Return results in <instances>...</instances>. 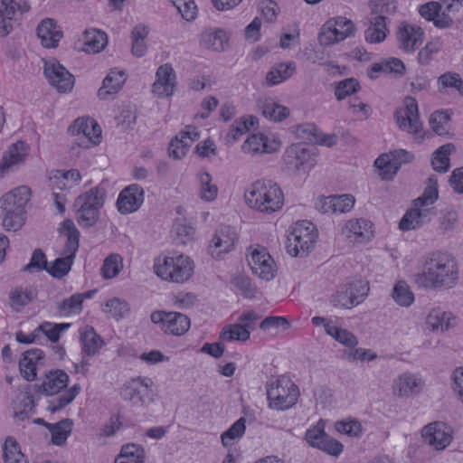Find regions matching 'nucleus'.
<instances>
[{
	"instance_id": "1",
	"label": "nucleus",
	"mask_w": 463,
	"mask_h": 463,
	"mask_svg": "<svg viewBox=\"0 0 463 463\" xmlns=\"http://www.w3.org/2000/svg\"><path fill=\"white\" fill-rule=\"evenodd\" d=\"M458 279L456 259L447 251L429 253L422 264V270L414 275L415 284L425 289L452 288Z\"/></svg>"
},
{
	"instance_id": "2",
	"label": "nucleus",
	"mask_w": 463,
	"mask_h": 463,
	"mask_svg": "<svg viewBox=\"0 0 463 463\" xmlns=\"http://www.w3.org/2000/svg\"><path fill=\"white\" fill-rule=\"evenodd\" d=\"M244 197L250 208L267 214L280 210L284 204L281 188L271 180H257L246 189Z\"/></svg>"
},
{
	"instance_id": "3",
	"label": "nucleus",
	"mask_w": 463,
	"mask_h": 463,
	"mask_svg": "<svg viewBox=\"0 0 463 463\" xmlns=\"http://www.w3.org/2000/svg\"><path fill=\"white\" fill-rule=\"evenodd\" d=\"M106 197V189L102 185H98L75 199L73 203L75 218L80 227L90 228L97 223Z\"/></svg>"
},
{
	"instance_id": "4",
	"label": "nucleus",
	"mask_w": 463,
	"mask_h": 463,
	"mask_svg": "<svg viewBox=\"0 0 463 463\" xmlns=\"http://www.w3.org/2000/svg\"><path fill=\"white\" fill-rule=\"evenodd\" d=\"M154 270L159 278L165 281L184 283L194 273V261L183 254L165 256L155 260Z\"/></svg>"
},
{
	"instance_id": "5",
	"label": "nucleus",
	"mask_w": 463,
	"mask_h": 463,
	"mask_svg": "<svg viewBox=\"0 0 463 463\" xmlns=\"http://www.w3.org/2000/svg\"><path fill=\"white\" fill-rule=\"evenodd\" d=\"M314 225L307 221L297 222L288 236L287 252L292 257L303 258L313 250L317 241Z\"/></svg>"
},
{
	"instance_id": "6",
	"label": "nucleus",
	"mask_w": 463,
	"mask_h": 463,
	"mask_svg": "<svg viewBox=\"0 0 463 463\" xmlns=\"http://www.w3.org/2000/svg\"><path fill=\"white\" fill-rule=\"evenodd\" d=\"M298 387L288 378L279 377L267 389L269 407L278 411L288 410L298 401Z\"/></svg>"
},
{
	"instance_id": "7",
	"label": "nucleus",
	"mask_w": 463,
	"mask_h": 463,
	"mask_svg": "<svg viewBox=\"0 0 463 463\" xmlns=\"http://www.w3.org/2000/svg\"><path fill=\"white\" fill-rule=\"evenodd\" d=\"M153 384L151 378L138 376L124 383L120 395L135 406H148L155 401Z\"/></svg>"
},
{
	"instance_id": "8",
	"label": "nucleus",
	"mask_w": 463,
	"mask_h": 463,
	"mask_svg": "<svg viewBox=\"0 0 463 463\" xmlns=\"http://www.w3.org/2000/svg\"><path fill=\"white\" fill-rule=\"evenodd\" d=\"M354 29V23L346 17L332 18L324 24L318 34V42L324 46L332 45L353 35Z\"/></svg>"
},
{
	"instance_id": "9",
	"label": "nucleus",
	"mask_w": 463,
	"mask_h": 463,
	"mask_svg": "<svg viewBox=\"0 0 463 463\" xmlns=\"http://www.w3.org/2000/svg\"><path fill=\"white\" fill-rule=\"evenodd\" d=\"M154 324L159 325L162 331L173 335H182L190 328V319L179 312L156 310L150 316Z\"/></svg>"
},
{
	"instance_id": "10",
	"label": "nucleus",
	"mask_w": 463,
	"mask_h": 463,
	"mask_svg": "<svg viewBox=\"0 0 463 463\" xmlns=\"http://www.w3.org/2000/svg\"><path fill=\"white\" fill-rule=\"evenodd\" d=\"M414 159L412 153L405 149H396L381 155L374 162V165L381 171L383 179H392L399 171L402 164L410 163Z\"/></svg>"
},
{
	"instance_id": "11",
	"label": "nucleus",
	"mask_w": 463,
	"mask_h": 463,
	"mask_svg": "<svg viewBox=\"0 0 463 463\" xmlns=\"http://www.w3.org/2000/svg\"><path fill=\"white\" fill-rule=\"evenodd\" d=\"M394 118L398 127L403 131L417 134L421 129L422 123L419 117L418 103L412 97L404 99V107L395 111Z\"/></svg>"
},
{
	"instance_id": "12",
	"label": "nucleus",
	"mask_w": 463,
	"mask_h": 463,
	"mask_svg": "<svg viewBox=\"0 0 463 463\" xmlns=\"http://www.w3.org/2000/svg\"><path fill=\"white\" fill-rule=\"evenodd\" d=\"M283 164L289 171H306L315 165L309 149L301 143L288 146L283 155Z\"/></svg>"
},
{
	"instance_id": "13",
	"label": "nucleus",
	"mask_w": 463,
	"mask_h": 463,
	"mask_svg": "<svg viewBox=\"0 0 463 463\" xmlns=\"http://www.w3.org/2000/svg\"><path fill=\"white\" fill-rule=\"evenodd\" d=\"M44 75L60 92H68L73 88V75L54 59L44 61Z\"/></svg>"
},
{
	"instance_id": "14",
	"label": "nucleus",
	"mask_w": 463,
	"mask_h": 463,
	"mask_svg": "<svg viewBox=\"0 0 463 463\" xmlns=\"http://www.w3.org/2000/svg\"><path fill=\"white\" fill-rule=\"evenodd\" d=\"M248 261L252 272L261 279L269 281L275 277V261L265 248L255 249Z\"/></svg>"
},
{
	"instance_id": "15",
	"label": "nucleus",
	"mask_w": 463,
	"mask_h": 463,
	"mask_svg": "<svg viewBox=\"0 0 463 463\" xmlns=\"http://www.w3.org/2000/svg\"><path fill=\"white\" fill-rule=\"evenodd\" d=\"M145 200L143 188L137 184L125 187L118 194L117 200L118 211L122 214H128L137 212Z\"/></svg>"
},
{
	"instance_id": "16",
	"label": "nucleus",
	"mask_w": 463,
	"mask_h": 463,
	"mask_svg": "<svg viewBox=\"0 0 463 463\" xmlns=\"http://www.w3.org/2000/svg\"><path fill=\"white\" fill-rule=\"evenodd\" d=\"M422 438L434 449H444L452 439L451 430L445 423L435 421L423 428Z\"/></svg>"
},
{
	"instance_id": "17",
	"label": "nucleus",
	"mask_w": 463,
	"mask_h": 463,
	"mask_svg": "<svg viewBox=\"0 0 463 463\" xmlns=\"http://www.w3.org/2000/svg\"><path fill=\"white\" fill-rule=\"evenodd\" d=\"M29 200L30 188L21 185L6 193L0 199V208L4 213H25L24 208Z\"/></svg>"
},
{
	"instance_id": "18",
	"label": "nucleus",
	"mask_w": 463,
	"mask_h": 463,
	"mask_svg": "<svg viewBox=\"0 0 463 463\" xmlns=\"http://www.w3.org/2000/svg\"><path fill=\"white\" fill-rule=\"evenodd\" d=\"M237 239L236 232L231 226H223L218 229L208 247L213 258H220L222 254L232 250Z\"/></svg>"
},
{
	"instance_id": "19",
	"label": "nucleus",
	"mask_w": 463,
	"mask_h": 463,
	"mask_svg": "<svg viewBox=\"0 0 463 463\" xmlns=\"http://www.w3.org/2000/svg\"><path fill=\"white\" fill-rule=\"evenodd\" d=\"M30 10L26 3L18 4L14 0L0 1V36L9 34L13 30V21L17 13L23 14Z\"/></svg>"
},
{
	"instance_id": "20",
	"label": "nucleus",
	"mask_w": 463,
	"mask_h": 463,
	"mask_svg": "<svg viewBox=\"0 0 463 463\" xmlns=\"http://www.w3.org/2000/svg\"><path fill=\"white\" fill-rule=\"evenodd\" d=\"M424 33L420 26L402 22L398 28L399 47L406 52H412L423 42Z\"/></svg>"
},
{
	"instance_id": "21",
	"label": "nucleus",
	"mask_w": 463,
	"mask_h": 463,
	"mask_svg": "<svg viewBox=\"0 0 463 463\" xmlns=\"http://www.w3.org/2000/svg\"><path fill=\"white\" fill-rule=\"evenodd\" d=\"M175 72L170 63L159 66L156 72L153 92L158 97L172 96L175 88Z\"/></svg>"
},
{
	"instance_id": "22",
	"label": "nucleus",
	"mask_w": 463,
	"mask_h": 463,
	"mask_svg": "<svg viewBox=\"0 0 463 463\" xmlns=\"http://www.w3.org/2000/svg\"><path fill=\"white\" fill-rule=\"evenodd\" d=\"M44 352L40 348H32L24 353L19 362L22 376L29 382L36 379L39 365L43 364Z\"/></svg>"
},
{
	"instance_id": "23",
	"label": "nucleus",
	"mask_w": 463,
	"mask_h": 463,
	"mask_svg": "<svg viewBox=\"0 0 463 463\" xmlns=\"http://www.w3.org/2000/svg\"><path fill=\"white\" fill-rule=\"evenodd\" d=\"M199 138V133L194 127H186L173 139L168 147L169 156L180 159L186 155L191 144Z\"/></svg>"
},
{
	"instance_id": "24",
	"label": "nucleus",
	"mask_w": 463,
	"mask_h": 463,
	"mask_svg": "<svg viewBox=\"0 0 463 463\" xmlns=\"http://www.w3.org/2000/svg\"><path fill=\"white\" fill-rule=\"evenodd\" d=\"M27 150L28 146L24 141H18L9 146L0 163V177H3L14 166L23 163L27 156Z\"/></svg>"
},
{
	"instance_id": "25",
	"label": "nucleus",
	"mask_w": 463,
	"mask_h": 463,
	"mask_svg": "<svg viewBox=\"0 0 463 463\" xmlns=\"http://www.w3.org/2000/svg\"><path fill=\"white\" fill-rule=\"evenodd\" d=\"M423 381L418 374L406 372L401 374L393 384L394 393L399 397H409L420 392Z\"/></svg>"
},
{
	"instance_id": "26",
	"label": "nucleus",
	"mask_w": 463,
	"mask_h": 463,
	"mask_svg": "<svg viewBox=\"0 0 463 463\" xmlns=\"http://www.w3.org/2000/svg\"><path fill=\"white\" fill-rule=\"evenodd\" d=\"M69 379V375L63 370H51L45 373L43 383L40 385H35V387L43 393L52 396L67 387Z\"/></svg>"
},
{
	"instance_id": "27",
	"label": "nucleus",
	"mask_w": 463,
	"mask_h": 463,
	"mask_svg": "<svg viewBox=\"0 0 463 463\" xmlns=\"http://www.w3.org/2000/svg\"><path fill=\"white\" fill-rule=\"evenodd\" d=\"M420 14L427 21L433 22L437 28H449L453 24V19L448 14H441V5L439 2H429L419 8Z\"/></svg>"
},
{
	"instance_id": "28",
	"label": "nucleus",
	"mask_w": 463,
	"mask_h": 463,
	"mask_svg": "<svg viewBox=\"0 0 463 463\" xmlns=\"http://www.w3.org/2000/svg\"><path fill=\"white\" fill-rule=\"evenodd\" d=\"M69 130L73 135L87 137L92 145H99L101 141V128L94 119L77 118Z\"/></svg>"
},
{
	"instance_id": "29",
	"label": "nucleus",
	"mask_w": 463,
	"mask_h": 463,
	"mask_svg": "<svg viewBox=\"0 0 463 463\" xmlns=\"http://www.w3.org/2000/svg\"><path fill=\"white\" fill-rule=\"evenodd\" d=\"M127 80L123 70L112 69L104 78L102 86L99 89L98 96L100 99H108L109 96L118 93Z\"/></svg>"
},
{
	"instance_id": "30",
	"label": "nucleus",
	"mask_w": 463,
	"mask_h": 463,
	"mask_svg": "<svg viewBox=\"0 0 463 463\" xmlns=\"http://www.w3.org/2000/svg\"><path fill=\"white\" fill-rule=\"evenodd\" d=\"M433 213L430 208L416 207L407 211L399 223L402 231H411L420 228L423 223L430 220Z\"/></svg>"
},
{
	"instance_id": "31",
	"label": "nucleus",
	"mask_w": 463,
	"mask_h": 463,
	"mask_svg": "<svg viewBox=\"0 0 463 463\" xmlns=\"http://www.w3.org/2000/svg\"><path fill=\"white\" fill-rule=\"evenodd\" d=\"M37 36L43 46L55 48L62 37V33L58 29L53 19L45 18L37 26Z\"/></svg>"
},
{
	"instance_id": "32",
	"label": "nucleus",
	"mask_w": 463,
	"mask_h": 463,
	"mask_svg": "<svg viewBox=\"0 0 463 463\" xmlns=\"http://www.w3.org/2000/svg\"><path fill=\"white\" fill-rule=\"evenodd\" d=\"M229 36L227 33L220 28H209L201 34V44L215 52H222L228 45Z\"/></svg>"
},
{
	"instance_id": "33",
	"label": "nucleus",
	"mask_w": 463,
	"mask_h": 463,
	"mask_svg": "<svg viewBox=\"0 0 463 463\" xmlns=\"http://www.w3.org/2000/svg\"><path fill=\"white\" fill-rule=\"evenodd\" d=\"M277 149L278 144L260 133L250 135L242 145V150L249 154L272 153Z\"/></svg>"
},
{
	"instance_id": "34",
	"label": "nucleus",
	"mask_w": 463,
	"mask_h": 463,
	"mask_svg": "<svg viewBox=\"0 0 463 463\" xmlns=\"http://www.w3.org/2000/svg\"><path fill=\"white\" fill-rule=\"evenodd\" d=\"M297 66L294 61L275 63L266 75L269 86H275L288 80L296 72Z\"/></svg>"
},
{
	"instance_id": "35",
	"label": "nucleus",
	"mask_w": 463,
	"mask_h": 463,
	"mask_svg": "<svg viewBox=\"0 0 463 463\" xmlns=\"http://www.w3.org/2000/svg\"><path fill=\"white\" fill-rule=\"evenodd\" d=\"M388 33L386 16L375 15L372 17L369 27L364 31V39L368 43H380L385 40Z\"/></svg>"
},
{
	"instance_id": "36",
	"label": "nucleus",
	"mask_w": 463,
	"mask_h": 463,
	"mask_svg": "<svg viewBox=\"0 0 463 463\" xmlns=\"http://www.w3.org/2000/svg\"><path fill=\"white\" fill-rule=\"evenodd\" d=\"M347 237L354 236L359 241H368L373 236V223L365 219L349 220L345 226Z\"/></svg>"
},
{
	"instance_id": "37",
	"label": "nucleus",
	"mask_w": 463,
	"mask_h": 463,
	"mask_svg": "<svg viewBox=\"0 0 463 463\" xmlns=\"http://www.w3.org/2000/svg\"><path fill=\"white\" fill-rule=\"evenodd\" d=\"M404 71V63L400 59L392 57L373 63L367 74L370 79H376L379 72L402 74Z\"/></svg>"
},
{
	"instance_id": "38",
	"label": "nucleus",
	"mask_w": 463,
	"mask_h": 463,
	"mask_svg": "<svg viewBox=\"0 0 463 463\" xmlns=\"http://www.w3.org/2000/svg\"><path fill=\"white\" fill-rule=\"evenodd\" d=\"M73 421L64 419L56 423H46V428L52 434V441L56 446H62L71 433Z\"/></svg>"
},
{
	"instance_id": "39",
	"label": "nucleus",
	"mask_w": 463,
	"mask_h": 463,
	"mask_svg": "<svg viewBox=\"0 0 463 463\" xmlns=\"http://www.w3.org/2000/svg\"><path fill=\"white\" fill-rule=\"evenodd\" d=\"M82 353L87 356L95 355L104 345V341L99 335L92 326H87L80 335Z\"/></svg>"
},
{
	"instance_id": "40",
	"label": "nucleus",
	"mask_w": 463,
	"mask_h": 463,
	"mask_svg": "<svg viewBox=\"0 0 463 463\" xmlns=\"http://www.w3.org/2000/svg\"><path fill=\"white\" fill-rule=\"evenodd\" d=\"M62 227L65 231L67 241L63 249V254L72 256L75 260L76 253L80 246V232L76 228L71 220H65L62 222Z\"/></svg>"
},
{
	"instance_id": "41",
	"label": "nucleus",
	"mask_w": 463,
	"mask_h": 463,
	"mask_svg": "<svg viewBox=\"0 0 463 463\" xmlns=\"http://www.w3.org/2000/svg\"><path fill=\"white\" fill-rule=\"evenodd\" d=\"M231 285L236 293L241 294L245 298H255L258 294V288L248 276L241 274L232 276Z\"/></svg>"
},
{
	"instance_id": "42",
	"label": "nucleus",
	"mask_w": 463,
	"mask_h": 463,
	"mask_svg": "<svg viewBox=\"0 0 463 463\" xmlns=\"http://www.w3.org/2000/svg\"><path fill=\"white\" fill-rule=\"evenodd\" d=\"M149 33L147 26L143 24L136 25L131 32L132 47L131 52L136 57H143L147 50L146 39Z\"/></svg>"
},
{
	"instance_id": "43",
	"label": "nucleus",
	"mask_w": 463,
	"mask_h": 463,
	"mask_svg": "<svg viewBox=\"0 0 463 463\" xmlns=\"http://www.w3.org/2000/svg\"><path fill=\"white\" fill-rule=\"evenodd\" d=\"M263 117L270 121L281 122L289 116V109L272 100H265L260 107Z\"/></svg>"
},
{
	"instance_id": "44",
	"label": "nucleus",
	"mask_w": 463,
	"mask_h": 463,
	"mask_svg": "<svg viewBox=\"0 0 463 463\" xmlns=\"http://www.w3.org/2000/svg\"><path fill=\"white\" fill-rule=\"evenodd\" d=\"M438 197V179L436 175H432L428 178L427 185L422 194L413 201V205L428 208L429 205L433 204L437 201Z\"/></svg>"
},
{
	"instance_id": "45",
	"label": "nucleus",
	"mask_w": 463,
	"mask_h": 463,
	"mask_svg": "<svg viewBox=\"0 0 463 463\" xmlns=\"http://www.w3.org/2000/svg\"><path fill=\"white\" fill-rule=\"evenodd\" d=\"M142 447L130 443L123 445L114 463H145Z\"/></svg>"
},
{
	"instance_id": "46",
	"label": "nucleus",
	"mask_w": 463,
	"mask_h": 463,
	"mask_svg": "<svg viewBox=\"0 0 463 463\" xmlns=\"http://www.w3.org/2000/svg\"><path fill=\"white\" fill-rule=\"evenodd\" d=\"M455 146L451 143L439 146L432 155L431 165L435 171L446 173L449 169V156L454 151Z\"/></svg>"
},
{
	"instance_id": "47",
	"label": "nucleus",
	"mask_w": 463,
	"mask_h": 463,
	"mask_svg": "<svg viewBox=\"0 0 463 463\" xmlns=\"http://www.w3.org/2000/svg\"><path fill=\"white\" fill-rule=\"evenodd\" d=\"M326 334L346 347L354 348L358 345L356 336L351 331L339 327L335 322L326 325Z\"/></svg>"
},
{
	"instance_id": "48",
	"label": "nucleus",
	"mask_w": 463,
	"mask_h": 463,
	"mask_svg": "<svg viewBox=\"0 0 463 463\" xmlns=\"http://www.w3.org/2000/svg\"><path fill=\"white\" fill-rule=\"evenodd\" d=\"M4 463H28L24 455L21 452L18 442L8 437L3 444Z\"/></svg>"
},
{
	"instance_id": "49",
	"label": "nucleus",
	"mask_w": 463,
	"mask_h": 463,
	"mask_svg": "<svg viewBox=\"0 0 463 463\" xmlns=\"http://www.w3.org/2000/svg\"><path fill=\"white\" fill-rule=\"evenodd\" d=\"M392 296L396 304L406 307L411 306L415 299L409 285L403 280H400L394 285Z\"/></svg>"
},
{
	"instance_id": "50",
	"label": "nucleus",
	"mask_w": 463,
	"mask_h": 463,
	"mask_svg": "<svg viewBox=\"0 0 463 463\" xmlns=\"http://www.w3.org/2000/svg\"><path fill=\"white\" fill-rule=\"evenodd\" d=\"M107 44V35L99 30H87L85 32V46L89 52H99Z\"/></svg>"
},
{
	"instance_id": "51",
	"label": "nucleus",
	"mask_w": 463,
	"mask_h": 463,
	"mask_svg": "<svg viewBox=\"0 0 463 463\" xmlns=\"http://www.w3.org/2000/svg\"><path fill=\"white\" fill-rule=\"evenodd\" d=\"M258 122V118L254 116L242 117L236 119L230 128L228 137L232 140H237L241 135L257 125Z\"/></svg>"
},
{
	"instance_id": "52",
	"label": "nucleus",
	"mask_w": 463,
	"mask_h": 463,
	"mask_svg": "<svg viewBox=\"0 0 463 463\" xmlns=\"http://www.w3.org/2000/svg\"><path fill=\"white\" fill-rule=\"evenodd\" d=\"M74 259L72 256L57 258L52 264H49L47 272L55 279H61L71 269Z\"/></svg>"
},
{
	"instance_id": "53",
	"label": "nucleus",
	"mask_w": 463,
	"mask_h": 463,
	"mask_svg": "<svg viewBox=\"0 0 463 463\" xmlns=\"http://www.w3.org/2000/svg\"><path fill=\"white\" fill-rule=\"evenodd\" d=\"M123 269V260L118 254L109 255L101 267V275L104 279H109L115 278Z\"/></svg>"
},
{
	"instance_id": "54",
	"label": "nucleus",
	"mask_w": 463,
	"mask_h": 463,
	"mask_svg": "<svg viewBox=\"0 0 463 463\" xmlns=\"http://www.w3.org/2000/svg\"><path fill=\"white\" fill-rule=\"evenodd\" d=\"M36 297L35 290L32 288H16L10 293L11 306L16 311L26 306Z\"/></svg>"
},
{
	"instance_id": "55",
	"label": "nucleus",
	"mask_w": 463,
	"mask_h": 463,
	"mask_svg": "<svg viewBox=\"0 0 463 463\" xmlns=\"http://www.w3.org/2000/svg\"><path fill=\"white\" fill-rule=\"evenodd\" d=\"M438 89L439 91H443L446 89L453 88L460 95H463V80L460 75L457 72L448 71L441 74L437 80Z\"/></svg>"
},
{
	"instance_id": "56",
	"label": "nucleus",
	"mask_w": 463,
	"mask_h": 463,
	"mask_svg": "<svg viewBox=\"0 0 463 463\" xmlns=\"http://www.w3.org/2000/svg\"><path fill=\"white\" fill-rule=\"evenodd\" d=\"M250 331L242 324H233L223 328L221 337L227 341L245 342L250 338Z\"/></svg>"
},
{
	"instance_id": "57",
	"label": "nucleus",
	"mask_w": 463,
	"mask_h": 463,
	"mask_svg": "<svg viewBox=\"0 0 463 463\" xmlns=\"http://www.w3.org/2000/svg\"><path fill=\"white\" fill-rule=\"evenodd\" d=\"M316 127L314 125L308 124V125H302L299 126L298 128V134H307L312 135L315 137V142L317 143L320 146H333L337 142V136L335 134H318L315 135Z\"/></svg>"
},
{
	"instance_id": "58",
	"label": "nucleus",
	"mask_w": 463,
	"mask_h": 463,
	"mask_svg": "<svg viewBox=\"0 0 463 463\" xmlns=\"http://www.w3.org/2000/svg\"><path fill=\"white\" fill-rule=\"evenodd\" d=\"M83 298L82 295L75 293L70 298H65L58 304V310L64 316L71 314H80L82 310Z\"/></svg>"
},
{
	"instance_id": "59",
	"label": "nucleus",
	"mask_w": 463,
	"mask_h": 463,
	"mask_svg": "<svg viewBox=\"0 0 463 463\" xmlns=\"http://www.w3.org/2000/svg\"><path fill=\"white\" fill-rule=\"evenodd\" d=\"M245 430L246 419L244 417H241L226 431L222 434L221 439L222 445L225 447L232 445V440L244 435Z\"/></svg>"
},
{
	"instance_id": "60",
	"label": "nucleus",
	"mask_w": 463,
	"mask_h": 463,
	"mask_svg": "<svg viewBox=\"0 0 463 463\" xmlns=\"http://www.w3.org/2000/svg\"><path fill=\"white\" fill-rule=\"evenodd\" d=\"M102 310L104 313L109 314L112 317L118 319L122 318L129 312V306L125 300L113 298L105 303Z\"/></svg>"
},
{
	"instance_id": "61",
	"label": "nucleus",
	"mask_w": 463,
	"mask_h": 463,
	"mask_svg": "<svg viewBox=\"0 0 463 463\" xmlns=\"http://www.w3.org/2000/svg\"><path fill=\"white\" fill-rule=\"evenodd\" d=\"M199 181L201 184V198L207 202L213 201L217 196L218 188L215 184H212L210 174L207 172L200 173Z\"/></svg>"
},
{
	"instance_id": "62",
	"label": "nucleus",
	"mask_w": 463,
	"mask_h": 463,
	"mask_svg": "<svg viewBox=\"0 0 463 463\" xmlns=\"http://www.w3.org/2000/svg\"><path fill=\"white\" fill-rule=\"evenodd\" d=\"M359 90L360 84L358 80L354 78H348L337 83L335 89V95L338 100H342L357 92Z\"/></svg>"
},
{
	"instance_id": "63",
	"label": "nucleus",
	"mask_w": 463,
	"mask_h": 463,
	"mask_svg": "<svg viewBox=\"0 0 463 463\" xmlns=\"http://www.w3.org/2000/svg\"><path fill=\"white\" fill-rule=\"evenodd\" d=\"M451 314L446 313L439 310H433L428 316V324L432 327L433 330L441 331L448 330L451 326L450 323Z\"/></svg>"
},
{
	"instance_id": "64",
	"label": "nucleus",
	"mask_w": 463,
	"mask_h": 463,
	"mask_svg": "<svg viewBox=\"0 0 463 463\" xmlns=\"http://www.w3.org/2000/svg\"><path fill=\"white\" fill-rule=\"evenodd\" d=\"M48 266L49 263L44 252L41 249H35L33 251L29 263L24 267L23 270L26 272L47 271Z\"/></svg>"
}]
</instances>
